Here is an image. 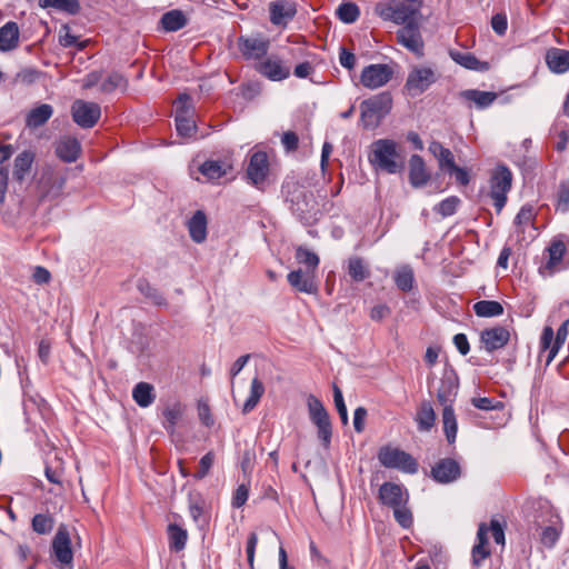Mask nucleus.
<instances>
[{"label":"nucleus","instance_id":"f257e3e1","mask_svg":"<svg viewBox=\"0 0 569 569\" xmlns=\"http://www.w3.org/2000/svg\"><path fill=\"white\" fill-rule=\"evenodd\" d=\"M370 163L380 171L395 174L403 164L400 161L399 146L391 139H379L371 144Z\"/></svg>","mask_w":569,"mask_h":569},{"label":"nucleus","instance_id":"f03ea898","mask_svg":"<svg viewBox=\"0 0 569 569\" xmlns=\"http://www.w3.org/2000/svg\"><path fill=\"white\" fill-rule=\"evenodd\" d=\"M392 97L389 92H381L360 103V123L365 129H376L382 119L390 112Z\"/></svg>","mask_w":569,"mask_h":569},{"label":"nucleus","instance_id":"7ed1b4c3","mask_svg":"<svg viewBox=\"0 0 569 569\" xmlns=\"http://www.w3.org/2000/svg\"><path fill=\"white\" fill-rule=\"evenodd\" d=\"M286 200L290 210L300 220L309 221L316 211V201L311 191L297 182H288L283 186Z\"/></svg>","mask_w":569,"mask_h":569},{"label":"nucleus","instance_id":"20e7f679","mask_svg":"<svg viewBox=\"0 0 569 569\" xmlns=\"http://www.w3.org/2000/svg\"><path fill=\"white\" fill-rule=\"evenodd\" d=\"M378 460L383 467L405 473L413 475L418 471V462L410 453L391 446L380 448Z\"/></svg>","mask_w":569,"mask_h":569},{"label":"nucleus","instance_id":"39448f33","mask_svg":"<svg viewBox=\"0 0 569 569\" xmlns=\"http://www.w3.org/2000/svg\"><path fill=\"white\" fill-rule=\"evenodd\" d=\"M512 186V173L506 166H499L489 180V197L493 201L497 213L506 206L507 194Z\"/></svg>","mask_w":569,"mask_h":569},{"label":"nucleus","instance_id":"423d86ee","mask_svg":"<svg viewBox=\"0 0 569 569\" xmlns=\"http://www.w3.org/2000/svg\"><path fill=\"white\" fill-rule=\"evenodd\" d=\"M307 405L310 420L317 427L319 440L325 448H329L332 437V426L329 413L322 402L313 395L308 397Z\"/></svg>","mask_w":569,"mask_h":569},{"label":"nucleus","instance_id":"0eeeda50","mask_svg":"<svg viewBox=\"0 0 569 569\" xmlns=\"http://www.w3.org/2000/svg\"><path fill=\"white\" fill-rule=\"evenodd\" d=\"M52 557L59 569H73L71 533L67 525L61 523L52 539Z\"/></svg>","mask_w":569,"mask_h":569},{"label":"nucleus","instance_id":"6e6552de","mask_svg":"<svg viewBox=\"0 0 569 569\" xmlns=\"http://www.w3.org/2000/svg\"><path fill=\"white\" fill-rule=\"evenodd\" d=\"M68 170L47 168L40 179L41 200L57 201L63 196Z\"/></svg>","mask_w":569,"mask_h":569},{"label":"nucleus","instance_id":"1a4fd4ad","mask_svg":"<svg viewBox=\"0 0 569 569\" xmlns=\"http://www.w3.org/2000/svg\"><path fill=\"white\" fill-rule=\"evenodd\" d=\"M188 93H180L176 101V128L181 137H192L197 131V126L192 119L193 107Z\"/></svg>","mask_w":569,"mask_h":569},{"label":"nucleus","instance_id":"9d476101","mask_svg":"<svg viewBox=\"0 0 569 569\" xmlns=\"http://www.w3.org/2000/svg\"><path fill=\"white\" fill-rule=\"evenodd\" d=\"M436 81L437 73L433 69L429 67H415L407 77L405 90L409 96L417 97L428 90Z\"/></svg>","mask_w":569,"mask_h":569},{"label":"nucleus","instance_id":"9b49d317","mask_svg":"<svg viewBox=\"0 0 569 569\" xmlns=\"http://www.w3.org/2000/svg\"><path fill=\"white\" fill-rule=\"evenodd\" d=\"M269 160L264 151H256L251 154L247 167V179L252 186L262 190L269 176Z\"/></svg>","mask_w":569,"mask_h":569},{"label":"nucleus","instance_id":"f8f14e48","mask_svg":"<svg viewBox=\"0 0 569 569\" xmlns=\"http://www.w3.org/2000/svg\"><path fill=\"white\" fill-rule=\"evenodd\" d=\"M71 114L79 127L92 128L100 119L101 108L96 102L78 99L71 106Z\"/></svg>","mask_w":569,"mask_h":569},{"label":"nucleus","instance_id":"ddd939ff","mask_svg":"<svg viewBox=\"0 0 569 569\" xmlns=\"http://www.w3.org/2000/svg\"><path fill=\"white\" fill-rule=\"evenodd\" d=\"M393 76V70L385 63L367 66L360 76V82L363 87L375 90L388 83Z\"/></svg>","mask_w":569,"mask_h":569},{"label":"nucleus","instance_id":"4468645a","mask_svg":"<svg viewBox=\"0 0 569 569\" xmlns=\"http://www.w3.org/2000/svg\"><path fill=\"white\" fill-rule=\"evenodd\" d=\"M566 251L567 248L562 240L557 238L552 239L549 247L546 249L547 260L539 267V273L543 277H549L560 270V264Z\"/></svg>","mask_w":569,"mask_h":569},{"label":"nucleus","instance_id":"2eb2a0df","mask_svg":"<svg viewBox=\"0 0 569 569\" xmlns=\"http://www.w3.org/2000/svg\"><path fill=\"white\" fill-rule=\"evenodd\" d=\"M297 3L291 0H276L269 3L270 22L286 28L297 14Z\"/></svg>","mask_w":569,"mask_h":569},{"label":"nucleus","instance_id":"dca6fc26","mask_svg":"<svg viewBox=\"0 0 569 569\" xmlns=\"http://www.w3.org/2000/svg\"><path fill=\"white\" fill-rule=\"evenodd\" d=\"M257 71L271 81H281L290 76V68L283 64L282 60L276 56H269L260 61Z\"/></svg>","mask_w":569,"mask_h":569},{"label":"nucleus","instance_id":"f3484780","mask_svg":"<svg viewBox=\"0 0 569 569\" xmlns=\"http://www.w3.org/2000/svg\"><path fill=\"white\" fill-rule=\"evenodd\" d=\"M378 499L382 505L392 509L408 503L409 495L402 486L395 482H385L379 488Z\"/></svg>","mask_w":569,"mask_h":569},{"label":"nucleus","instance_id":"a211bd4d","mask_svg":"<svg viewBox=\"0 0 569 569\" xmlns=\"http://www.w3.org/2000/svg\"><path fill=\"white\" fill-rule=\"evenodd\" d=\"M269 40L259 37H240L238 47L241 54L248 60H260L269 49Z\"/></svg>","mask_w":569,"mask_h":569},{"label":"nucleus","instance_id":"6ab92c4d","mask_svg":"<svg viewBox=\"0 0 569 569\" xmlns=\"http://www.w3.org/2000/svg\"><path fill=\"white\" fill-rule=\"evenodd\" d=\"M421 0H398L396 8V23L409 26L419 23L421 19Z\"/></svg>","mask_w":569,"mask_h":569},{"label":"nucleus","instance_id":"aec40b11","mask_svg":"<svg viewBox=\"0 0 569 569\" xmlns=\"http://www.w3.org/2000/svg\"><path fill=\"white\" fill-rule=\"evenodd\" d=\"M287 280L289 284L299 292L308 295H316L318 292L316 276L310 270H293L288 273Z\"/></svg>","mask_w":569,"mask_h":569},{"label":"nucleus","instance_id":"412c9836","mask_svg":"<svg viewBox=\"0 0 569 569\" xmlns=\"http://www.w3.org/2000/svg\"><path fill=\"white\" fill-rule=\"evenodd\" d=\"M509 330L501 326L485 329L480 333V342L488 352L503 348L509 342Z\"/></svg>","mask_w":569,"mask_h":569},{"label":"nucleus","instance_id":"4be33fe9","mask_svg":"<svg viewBox=\"0 0 569 569\" xmlns=\"http://www.w3.org/2000/svg\"><path fill=\"white\" fill-rule=\"evenodd\" d=\"M460 473L459 463L451 458L441 459L431 469L432 478L440 483L452 482L460 477Z\"/></svg>","mask_w":569,"mask_h":569},{"label":"nucleus","instance_id":"5701e85b","mask_svg":"<svg viewBox=\"0 0 569 569\" xmlns=\"http://www.w3.org/2000/svg\"><path fill=\"white\" fill-rule=\"evenodd\" d=\"M458 390V378L452 369L446 370L440 380L437 399L443 406H451Z\"/></svg>","mask_w":569,"mask_h":569},{"label":"nucleus","instance_id":"b1692460","mask_svg":"<svg viewBox=\"0 0 569 569\" xmlns=\"http://www.w3.org/2000/svg\"><path fill=\"white\" fill-rule=\"evenodd\" d=\"M397 39L400 44L406 47L408 50L420 54L422 51L423 42L419 31V23H412L403 26L397 32Z\"/></svg>","mask_w":569,"mask_h":569},{"label":"nucleus","instance_id":"393cba45","mask_svg":"<svg viewBox=\"0 0 569 569\" xmlns=\"http://www.w3.org/2000/svg\"><path fill=\"white\" fill-rule=\"evenodd\" d=\"M430 180L425 160L419 154H412L409 159V182L415 188H421Z\"/></svg>","mask_w":569,"mask_h":569},{"label":"nucleus","instance_id":"a878e982","mask_svg":"<svg viewBox=\"0 0 569 569\" xmlns=\"http://www.w3.org/2000/svg\"><path fill=\"white\" fill-rule=\"evenodd\" d=\"M81 144L74 137H62L56 143V154L67 163L74 162L80 154Z\"/></svg>","mask_w":569,"mask_h":569},{"label":"nucleus","instance_id":"bb28decb","mask_svg":"<svg viewBox=\"0 0 569 569\" xmlns=\"http://www.w3.org/2000/svg\"><path fill=\"white\" fill-rule=\"evenodd\" d=\"M478 542L471 550L472 565L480 567L483 560L490 557L491 551L488 548V527L486 523H480L477 532Z\"/></svg>","mask_w":569,"mask_h":569},{"label":"nucleus","instance_id":"cd10ccee","mask_svg":"<svg viewBox=\"0 0 569 569\" xmlns=\"http://www.w3.org/2000/svg\"><path fill=\"white\" fill-rule=\"evenodd\" d=\"M20 30L14 21H8L0 28V51L8 52L19 46Z\"/></svg>","mask_w":569,"mask_h":569},{"label":"nucleus","instance_id":"c85d7f7f","mask_svg":"<svg viewBox=\"0 0 569 569\" xmlns=\"http://www.w3.org/2000/svg\"><path fill=\"white\" fill-rule=\"evenodd\" d=\"M546 62L555 73H563L569 70V50L551 48L546 53Z\"/></svg>","mask_w":569,"mask_h":569},{"label":"nucleus","instance_id":"c756f323","mask_svg":"<svg viewBox=\"0 0 569 569\" xmlns=\"http://www.w3.org/2000/svg\"><path fill=\"white\" fill-rule=\"evenodd\" d=\"M449 56L456 63L466 69L476 71H487L489 69L488 62L478 60L471 52L450 50Z\"/></svg>","mask_w":569,"mask_h":569},{"label":"nucleus","instance_id":"7c9ffc66","mask_svg":"<svg viewBox=\"0 0 569 569\" xmlns=\"http://www.w3.org/2000/svg\"><path fill=\"white\" fill-rule=\"evenodd\" d=\"M53 108L48 103H41L32 108L26 116V126L30 129L42 127L52 117Z\"/></svg>","mask_w":569,"mask_h":569},{"label":"nucleus","instance_id":"2f4dec72","mask_svg":"<svg viewBox=\"0 0 569 569\" xmlns=\"http://www.w3.org/2000/svg\"><path fill=\"white\" fill-rule=\"evenodd\" d=\"M231 170L232 166L229 162L221 160H207L199 168V171L208 180L212 181L227 176Z\"/></svg>","mask_w":569,"mask_h":569},{"label":"nucleus","instance_id":"473e14b6","mask_svg":"<svg viewBox=\"0 0 569 569\" xmlns=\"http://www.w3.org/2000/svg\"><path fill=\"white\" fill-rule=\"evenodd\" d=\"M429 152L437 158L440 170L448 172L456 166L455 157L450 149L445 148L439 141H431Z\"/></svg>","mask_w":569,"mask_h":569},{"label":"nucleus","instance_id":"72a5a7b5","mask_svg":"<svg viewBox=\"0 0 569 569\" xmlns=\"http://www.w3.org/2000/svg\"><path fill=\"white\" fill-rule=\"evenodd\" d=\"M419 431H430L436 422V412L429 401H422L415 418Z\"/></svg>","mask_w":569,"mask_h":569},{"label":"nucleus","instance_id":"f704fd0d","mask_svg":"<svg viewBox=\"0 0 569 569\" xmlns=\"http://www.w3.org/2000/svg\"><path fill=\"white\" fill-rule=\"evenodd\" d=\"M169 549L180 552L186 548L188 531L177 523H169L167 528Z\"/></svg>","mask_w":569,"mask_h":569},{"label":"nucleus","instance_id":"c9c22d12","mask_svg":"<svg viewBox=\"0 0 569 569\" xmlns=\"http://www.w3.org/2000/svg\"><path fill=\"white\" fill-rule=\"evenodd\" d=\"M132 398L141 408L151 406L156 400L154 388L149 382H139L132 390Z\"/></svg>","mask_w":569,"mask_h":569},{"label":"nucleus","instance_id":"e433bc0d","mask_svg":"<svg viewBox=\"0 0 569 569\" xmlns=\"http://www.w3.org/2000/svg\"><path fill=\"white\" fill-rule=\"evenodd\" d=\"M347 271L352 281L361 282L371 274L368 263L360 257H351L347 262Z\"/></svg>","mask_w":569,"mask_h":569},{"label":"nucleus","instance_id":"4c0bfd02","mask_svg":"<svg viewBox=\"0 0 569 569\" xmlns=\"http://www.w3.org/2000/svg\"><path fill=\"white\" fill-rule=\"evenodd\" d=\"M461 97L469 102L475 103L478 109L488 108L497 99V93L490 91H480L469 89L461 92Z\"/></svg>","mask_w":569,"mask_h":569},{"label":"nucleus","instance_id":"58836bf2","mask_svg":"<svg viewBox=\"0 0 569 569\" xmlns=\"http://www.w3.org/2000/svg\"><path fill=\"white\" fill-rule=\"evenodd\" d=\"M190 237L193 241L200 243L207 237V218L202 211H197L188 223Z\"/></svg>","mask_w":569,"mask_h":569},{"label":"nucleus","instance_id":"ea45409f","mask_svg":"<svg viewBox=\"0 0 569 569\" xmlns=\"http://www.w3.org/2000/svg\"><path fill=\"white\" fill-rule=\"evenodd\" d=\"M473 311L478 317L492 318L503 313V307L495 300H480L473 305Z\"/></svg>","mask_w":569,"mask_h":569},{"label":"nucleus","instance_id":"a19ab883","mask_svg":"<svg viewBox=\"0 0 569 569\" xmlns=\"http://www.w3.org/2000/svg\"><path fill=\"white\" fill-rule=\"evenodd\" d=\"M442 423L446 438L449 443H453L457 438L458 423L452 406L443 407Z\"/></svg>","mask_w":569,"mask_h":569},{"label":"nucleus","instance_id":"79ce46f5","mask_svg":"<svg viewBox=\"0 0 569 569\" xmlns=\"http://www.w3.org/2000/svg\"><path fill=\"white\" fill-rule=\"evenodd\" d=\"M263 393H264L263 383L258 378H253L251 381V386H250V395L243 403L242 412L244 415H247L250 411H252L259 403Z\"/></svg>","mask_w":569,"mask_h":569},{"label":"nucleus","instance_id":"37998d69","mask_svg":"<svg viewBox=\"0 0 569 569\" xmlns=\"http://www.w3.org/2000/svg\"><path fill=\"white\" fill-rule=\"evenodd\" d=\"M160 22L166 31H178L187 24V19L180 10H171L162 16Z\"/></svg>","mask_w":569,"mask_h":569},{"label":"nucleus","instance_id":"c03bdc74","mask_svg":"<svg viewBox=\"0 0 569 569\" xmlns=\"http://www.w3.org/2000/svg\"><path fill=\"white\" fill-rule=\"evenodd\" d=\"M553 518L555 519L550 521V525L545 527L541 532L540 539L546 547L555 546L562 529L560 518L557 515Z\"/></svg>","mask_w":569,"mask_h":569},{"label":"nucleus","instance_id":"a18cd8bd","mask_svg":"<svg viewBox=\"0 0 569 569\" xmlns=\"http://www.w3.org/2000/svg\"><path fill=\"white\" fill-rule=\"evenodd\" d=\"M162 415L164 418V420H163L164 429L168 432L173 433L176 426L182 416L181 405L176 402L171 406L166 407Z\"/></svg>","mask_w":569,"mask_h":569},{"label":"nucleus","instance_id":"49530a36","mask_svg":"<svg viewBox=\"0 0 569 569\" xmlns=\"http://www.w3.org/2000/svg\"><path fill=\"white\" fill-rule=\"evenodd\" d=\"M33 162V156L31 152L24 151L14 159L13 164V177L21 181L26 173L30 170Z\"/></svg>","mask_w":569,"mask_h":569},{"label":"nucleus","instance_id":"de8ad7c7","mask_svg":"<svg viewBox=\"0 0 569 569\" xmlns=\"http://www.w3.org/2000/svg\"><path fill=\"white\" fill-rule=\"evenodd\" d=\"M41 8H54L70 14H76L80 10L78 0H39Z\"/></svg>","mask_w":569,"mask_h":569},{"label":"nucleus","instance_id":"09e8293b","mask_svg":"<svg viewBox=\"0 0 569 569\" xmlns=\"http://www.w3.org/2000/svg\"><path fill=\"white\" fill-rule=\"evenodd\" d=\"M296 260L306 266V270H310L313 273L316 272L318 266H319V257L317 253L310 251L309 249L305 247H298L296 250Z\"/></svg>","mask_w":569,"mask_h":569},{"label":"nucleus","instance_id":"8fccbe9b","mask_svg":"<svg viewBox=\"0 0 569 569\" xmlns=\"http://www.w3.org/2000/svg\"><path fill=\"white\" fill-rule=\"evenodd\" d=\"M128 86V80L118 72H111L108 77L102 81L100 90L104 93H110L117 89L126 90Z\"/></svg>","mask_w":569,"mask_h":569},{"label":"nucleus","instance_id":"3c124183","mask_svg":"<svg viewBox=\"0 0 569 569\" xmlns=\"http://www.w3.org/2000/svg\"><path fill=\"white\" fill-rule=\"evenodd\" d=\"M336 12L338 18L345 23H353L360 14L359 7L355 2H342Z\"/></svg>","mask_w":569,"mask_h":569},{"label":"nucleus","instance_id":"603ef678","mask_svg":"<svg viewBox=\"0 0 569 569\" xmlns=\"http://www.w3.org/2000/svg\"><path fill=\"white\" fill-rule=\"evenodd\" d=\"M568 326H569V318L557 330L555 342H553L551 349L549 350V353L547 355L546 366H549L551 363V361L558 353L559 348L566 341L567 336H568Z\"/></svg>","mask_w":569,"mask_h":569},{"label":"nucleus","instance_id":"864d4df0","mask_svg":"<svg viewBox=\"0 0 569 569\" xmlns=\"http://www.w3.org/2000/svg\"><path fill=\"white\" fill-rule=\"evenodd\" d=\"M413 271L410 267H401L396 271L395 282L402 291H410L413 287Z\"/></svg>","mask_w":569,"mask_h":569},{"label":"nucleus","instance_id":"5fc2aeb1","mask_svg":"<svg viewBox=\"0 0 569 569\" xmlns=\"http://www.w3.org/2000/svg\"><path fill=\"white\" fill-rule=\"evenodd\" d=\"M31 525L34 532L39 535H46L51 532V530L53 529L54 521L51 516L37 513L32 518Z\"/></svg>","mask_w":569,"mask_h":569},{"label":"nucleus","instance_id":"6e6d98bb","mask_svg":"<svg viewBox=\"0 0 569 569\" xmlns=\"http://www.w3.org/2000/svg\"><path fill=\"white\" fill-rule=\"evenodd\" d=\"M396 521L405 529H408L413 523V517L411 510L407 507V503L400 505L399 507L392 508Z\"/></svg>","mask_w":569,"mask_h":569},{"label":"nucleus","instance_id":"4d7b16f0","mask_svg":"<svg viewBox=\"0 0 569 569\" xmlns=\"http://www.w3.org/2000/svg\"><path fill=\"white\" fill-rule=\"evenodd\" d=\"M556 209L562 213L569 211V181H562L559 184Z\"/></svg>","mask_w":569,"mask_h":569},{"label":"nucleus","instance_id":"13d9d810","mask_svg":"<svg viewBox=\"0 0 569 569\" xmlns=\"http://www.w3.org/2000/svg\"><path fill=\"white\" fill-rule=\"evenodd\" d=\"M397 1L379 2L375 6V13L386 21L396 22Z\"/></svg>","mask_w":569,"mask_h":569},{"label":"nucleus","instance_id":"bf43d9fd","mask_svg":"<svg viewBox=\"0 0 569 569\" xmlns=\"http://www.w3.org/2000/svg\"><path fill=\"white\" fill-rule=\"evenodd\" d=\"M536 213L530 204L522 206L515 218V224L523 228L535 220Z\"/></svg>","mask_w":569,"mask_h":569},{"label":"nucleus","instance_id":"052dcab7","mask_svg":"<svg viewBox=\"0 0 569 569\" xmlns=\"http://www.w3.org/2000/svg\"><path fill=\"white\" fill-rule=\"evenodd\" d=\"M459 203H460V199L458 197L452 196V197H449V198L442 200L436 207L435 210L442 217H449L456 212Z\"/></svg>","mask_w":569,"mask_h":569},{"label":"nucleus","instance_id":"680f3d73","mask_svg":"<svg viewBox=\"0 0 569 569\" xmlns=\"http://www.w3.org/2000/svg\"><path fill=\"white\" fill-rule=\"evenodd\" d=\"M333 401L335 406L337 408V411L340 416L341 422L343 425H348L349 418H348V411L347 407L343 400L342 391L337 385H333Z\"/></svg>","mask_w":569,"mask_h":569},{"label":"nucleus","instance_id":"e2e57ef3","mask_svg":"<svg viewBox=\"0 0 569 569\" xmlns=\"http://www.w3.org/2000/svg\"><path fill=\"white\" fill-rule=\"evenodd\" d=\"M214 462V455L212 451L207 452L199 461V469L193 475L194 479H203L210 471Z\"/></svg>","mask_w":569,"mask_h":569},{"label":"nucleus","instance_id":"0e129e2a","mask_svg":"<svg viewBox=\"0 0 569 569\" xmlns=\"http://www.w3.org/2000/svg\"><path fill=\"white\" fill-rule=\"evenodd\" d=\"M198 416L201 422L207 427H211L214 422L211 416L210 407L206 401L198 402Z\"/></svg>","mask_w":569,"mask_h":569},{"label":"nucleus","instance_id":"69168bd1","mask_svg":"<svg viewBox=\"0 0 569 569\" xmlns=\"http://www.w3.org/2000/svg\"><path fill=\"white\" fill-rule=\"evenodd\" d=\"M491 27L493 31L503 36L507 31L508 21L506 14L497 13L491 18Z\"/></svg>","mask_w":569,"mask_h":569},{"label":"nucleus","instance_id":"338daca9","mask_svg":"<svg viewBox=\"0 0 569 569\" xmlns=\"http://www.w3.org/2000/svg\"><path fill=\"white\" fill-rule=\"evenodd\" d=\"M489 530L491 531L495 542L497 545L503 546L505 545V531H503V527L501 526V523L498 520L492 519L490 521V528H488V531Z\"/></svg>","mask_w":569,"mask_h":569},{"label":"nucleus","instance_id":"774afa93","mask_svg":"<svg viewBox=\"0 0 569 569\" xmlns=\"http://www.w3.org/2000/svg\"><path fill=\"white\" fill-rule=\"evenodd\" d=\"M366 418L367 409L365 407H358L353 412V428L358 433L365 430Z\"/></svg>","mask_w":569,"mask_h":569}]
</instances>
